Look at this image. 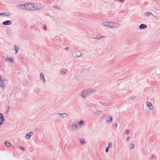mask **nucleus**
<instances>
[{"instance_id":"2eb2a0df","label":"nucleus","mask_w":160,"mask_h":160,"mask_svg":"<svg viewBox=\"0 0 160 160\" xmlns=\"http://www.w3.org/2000/svg\"><path fill=\"white\" fill-rule=\"evenodd\" d=\"M147 27V25L143 24H141L139 26V28L141 29L146 28Z\"/></svg>"},{"instance_id":"c756f323","label":"nucleus","mask_w":160,"mask_h":160,"mask_svg":"<svg viewBox=\"0 0 160 160\" xmlns=\"http://www.w3.org/2000/svg\"><path fill=\"white\" fill-rule=\"evenodd\" d=\"M149 12H147L145 13V15L146 16H149Z\"/></svg>"},{"instance_id":"b1692460","label":"nucleus","mask_w":160,"mask_h":160,"mask_svg":"<svg viewBox=\"0 0 160 160\" xmlns=\"http://www.w3.org/2000/svg\"><path fill=\"white\" fill-rule=\"evenodd\" d=\"M10 13L9 12H4V15H5L6 16H8L10 15Z\"/></svg>"},{"instance_id":"39448f33","label":"nucleus","mask_w":160,"mask_h":160,"mask_svg":"<svg viewBox=\"0 0 160 160\" xmlns=\"http://www.w3.org/2000/svg\"><path fill=\"white\" fill-rule=\"evenodd\" d=\"M72 129L73 130L75 131L78 128V125L75 122H72L71 124Z\"/></svg>"},{"instance_id":"cd10ccee","label":"nucleus","mask_w":160,"mask_h":160,"mask_svg":"<svg viewBox=\"0 0 160 160\" xmlns=\"http://www.w3.org/2000/svg\"><path fill=\"white\" fill-rule=\"evenodd\" d=\"M109 148V147H108L106 148L105 152H107L108 151Z\"/></svg>"},{"instance_id":"4c0bfd02","label":"nucleus","mask_w":160,"mask_h":160,"mask_svg":"<svg viewBox=\"0 0 160 160\" xmlns=\"http://www.w3.org/2000/svg\"><path fill=\"white\" fill-rule=\"evenodd\" d=\"M97 39H99V38H99V37H97Z\"/></svg>"},{"instance_id":"72a5a7b5","label":"nucleus","mask_w":160,"mask_h":160,"mask_svg":"<svg viewBox=\"0 0 160 160\" xmlns=\"http://www.w3.org/2000/svg\"><path fill=\"white\" fill-rule=\"evenodd\" d=\"M68 48H69L68 47H67L65 48V49L67 50H68Z\"/></svg>"},{"instance_id":"dca6fc26","label":"nucleus","mask_w":160,"mask_h":160,"mask_svg":"<svg viewBox=\"0 0 160 160\" xmlns=\"http://www.w3.org/2000/svg\"><path fill=\"white\" fill-rule=\"evenodd\" d=\"M134 148V143L133 142H132L130 143V150L133 149Z\"/></svg>"},{"instance_id":"f03ea898","label":"nucleus","mask_w":160,"mask_h":160,"mask_svg":"<svg viewBox=\"0 0 160 160\" xmlns=\"http://www.w3.org/2000/svg\"><path fill=\"white\" fill-rule=\"evenodd\" d=\"M94 91H82L80 96L84 98L88 97L89 94L93 92Z\"/></svg>"},{"instance_id":"473e14b6","label":"nucleus","mask_w":160,"mask_h":160,"mask_svg":"<svg viewBox=\"0 0 160 160\" xmlns=\"http://www.w3.org/2000/svg\"><path fill=\"white\" fill-rule=\"evenodd\" d=\"M44 29L45 30H46V26H45L44 27Z\"/></svg>"},{"instance_id":"6ab92c4d","label":"nucleus","mask_w":160,"mask_h":160,"mask_svg":"<svg viewBox=\"0 0 160 160\" xmlns=\"http://www.w3.org/2000/svg\"><path fill=\"white\" fill-rule=\"evenodd\" d=\"M5 145L8 147H10L11 146V144L10 143L8 142H6L5 143Z\"/></svg>"},{"instance_id":"9b49d317","label":"nucleus","mask_w":160,"mask_h":160,"mask_svg":"<svg viewBox=\"0 0 160 160\" xmlns=\"http://www.w3.org/2000/svg\"><path fill=\"white\" fill-rule=\"evenodd\" d=\"M79 127H81L83 126L84 125V122L83 120H81L79 122H78L77 123Z\"/></svg>"},{"instance_id":"5701e85b","label":"nucleus","mask_w":160,"mask_h":160,"mask_svg":"<svg viewBox=\"0 0 160 160\" xmlns=\"http://www.w3.org/2000/svg\"><path fill=\"white\" fill-rule=\"evenodd\" d=\"M112 143L111 142H108V147H109V148L112 147Z\"/></svg>"},{"instance_id":"f3484780","label":"nucleus","mask_w":160,"mask_h":160,"mask_svg":"<svg viewBox=\"0 0 160 160\" xmlns=\"http://www.w3.org/2000/svg\"><path fill=\"white\" fill-rule=\"evenodd\" d=\"M5 80H1V78L0 77V86L3 87L4 86V85L3 83L5 82Z\"/></svg>"},{"instance_id":"f704fd0d","label":"nucleus","mask_w":160,"mask_h":160,"mask_svg":"<svg viewBox=\"0 0 160 160\" xmlns=\"http://www.w3.org/2000/svg\"><path fill=\"white\" fill-rule=\"evenodd\" d=\"M115 126H116V127H117V126H118V125H117V123H116H116H115Z\"/></svg>"},{"instance_id":"58836bf2","label":"nucleus","mask_w":160,"mask_h":160,"mask_svg":"<svg viewBox=\"0 0 160 160\" xmlns=\"http://www.w3.org/2000/svg\"><path fill=\"white\" fill-rule=\"evenodd\" d=\"M4 13H3V15H4Z\"/></svg>"},{"instance_id":"0eeeda50","label":"nucleus","mask_w":160,"mask_h":160,"mask_svg":"<svg viewBox=\"0 0 160 160\" xmlns=\"http://www.w3.org/2000/svg\"><path fill=\"white\" fill-rule=\"evenodd\" d=\"M146 104L147 107L150 110H152L153 109V106L151 103L149 101H147L146 102Z\"/></svg>"},{"instance_id":"ddd939ff","label":"nucleus","mask_w":160,"mask_h":160,"mask_svg":"<svg viewBox=\"0 0 160 160\" xmlns=\"http://www.w3.org/2000/svg\"><path fill=\"white\" fill-rule=\"evenodd\" d=\"M40 77L41 79L42 80L43 82H45V79L44 78V75L43 74H42L41 73L40 75Z\"/></svg>"},{"instance_id":"c9c22d12","label":"nucleus","mask_w":160,"mask_h":160,"mask_svg":"<svg viewBox=\"0 0 160 160\" xmlns=\"http://www.w3.org/2000/svg\"><path fill=\"white\" fill-rule=\"evenodd\" d=\"M119 1H120V2H122L123 1H124V0H119Z\"/></svg>"},{"instance_id":"423d86ee","label":"nucleus","mask_w":160,"mask_h":160,"mask_svg":"<svg viewBox=\"0 0 160 160\" xmlns=\"http://www.w3.org/2000/svg\"><path fill=\"white\" fill-rule=\"evenodd\" d=\"M7 62H10L13 63L14 62V60L13 58L9 57H6L5 58Z\"/></svg>"},{"instance_id":"f257e3e1","label":"nucleus","mask_w":160,"mask_h":160,"mask_svg":"<svg viewBox=\"0 0 160 160\" xmlns=\"http://www.w3.org/2000/svg\"><path fill=\"white\" fill-rule=\"evenodd\" d=\"M34 4H28L22 5L21 6V9L27 10H34Z\"/></svg>"},{"instance_id":"ea45409f","label":"nucleus","mask_w":160,"mask_h":160,"mask_svg":"<svg viewBox=\"0 0 160 160\" xmlns=\"http://www.w3.org/2000/svg\"><path fill=\"white\" fill-rule=\"evenodd\" d=\"M102 37H101L100 36V38H102Z\"/></svg>"},{"instance_id":"c85d7f7f","label":"nucleus","mask_w":160,"mask_h":160,"mask_svg":"<svg viewBox=\"0 0 160 160\" xmlns=\"http://www.w3.org/2000/svg\"><path fill=\"white\" fill-rule=\"evenodd\" d=\"M58 116L61 117V116L62 115V113H58Z\"/></svg>"},{"instance_id":"9d476101","label":"nucleus","mask_w":160,"mask_h":160,"mask_svg":"<svg viewBox=\"0 0 160 160\" xmlns=\"http://www.w3.org/2000/svg\"><path fill=\"white\" fill-rule=\"evenodd\" d=\"M4 120V117L2 114L0 113V125L2 124V122Z\"/></svg>"},{"instance_id":"aec40b11","label":"nucleus","mask_w":160,"mask_h":160,"mask_svg":"<svg viewBox=\"0 0 160 160\" xmlns=\"http://www.w3.org/2000/svg\"><path fill=\"white\" fill-rule=\"evenodd\" d=\"M80 141L81 145H84L85 143V141L83 139H80Z\"/></svg>"},{"instance_id":"a211bd4d","label":"nucleus","mask_w":160,"mask_h":160,"mask_svg":"<svg viewBox=\"0 0 160 160\" xmlns=\"http://www.w3.org/2000/svg\"><path fill=\"white\" fill-rule=\"evenodd\" d=\"M102 111L101 110H97V111L96 112H95V114L96 115H99L102 114Z\"/></svg>"},{"instance_id":"4be33fe9","label":"nucleus","mask_w":160,"mask_h":160,"mask_svg":"<svg viewBox=\"0 0 160 160\" xmlns=\"http://www.w3.org/2000/svg\"><path fill=\"white\" fill-rule=\"evenodd\" d=\"M66 72H67V70H66L65 69L61 71V73L62 74H64L66 73Z\"/></svg>"},{"instance_id":"393cba45","label":"nucleus","mask_w":160,"mask_h":160,"mask_svg":"<svg viewBox=\"0 0 160 160\" xmlns=\"http://www.w3.org/2000/svg\"><path fill=\"white\" fill-rule=\"evenodd\" d=\"M129 132V130H126L125 131V134H128Z\"/></svg>"},{"instance_id":"f8f14e48","label":"nucleus","mask_w":160,"mask_h":160,"mask_svg":"<svg viewBox=\"0 0 160 160\" xmlns=\"http://www.w3.org/2000/svg\"><path fill=\"white\" fill-rule=\"evenodd\" d=\"M61 117L63 118H68L69 117V115L67 113L64 112L62 113Z\"/></svg>"},{"instance_id":"e433bc0d","label":"nucleus","mask_w":160,"mask_h":160,"mask_svg":"<svg viewBox=\"0 0 160 160\" xmlns=\"http://www.w3.org/2000/svg\"><path fill=\"white\" fill-rule=\"evenodd\" d=\"M3 14V13H2L0 14V15H2Z\"/></svg>"},{"instance_id":"1a4fd4ad","label":"nucleus","mask_w":160,"mask_h":160,"mask_svg":"<svg viewBox=\"0 0 160 160\" xmlns=\"http://www.w3.org/2000/svg\"><path fill=\"white\" fill-rule=\"evenodd\" d=\"M33 134V132H30L27 133L25 135V138L27 139H30L31 136H32Z\"/></svg>"},{"instance_id":"7ed1b4c3","label":"nucleus","mask_w":160,"mask_h":160,"mask_svg":"<svg viewBox=\"0 0 160 160\" xmlns=\"http://www.w3.org/2000/svg\"><path fill=\"white\" fill-rule=\"evenodd\" d=\"M103 26H108L111 28H116L117 26V24L113 22H110L108 23L107 22H104L102 23Z\"/></svg>"},{"instance_id":"4468645a","label":"nucleus","mask_w":160,"mask_h":160,"mask_svg":"<svg viewBox=\"0 0 160 160\" xmlns=\"http://www.w3.org/2000/svg\"><path fill=\"white\" fill-rule=\"evenodd\" d=\"M11 24V21L9 20L6 21L2 22V24L5 25H10Z\"/></svg>"},{"instance_id":"7c9ffc66","label":"nucleus","mask_w":160,"mask_h":160,"mask_svg":"<svg viewBox=\"0 0 160 160\" xmlns=\"http://www.w3.org/2000/svg\"><path fill=\"white\" fill-rule=\"evenodd\" d=\"M129 140V136L127 138V141H128Z\"/></svg>"},{"instance_id":"2f4dec72","label":"nucleus","mask_w":160,"mask_h":160,"mask_svg":"<svg viewBox=\"0 0 160 160\" xmlns=\"http://www.w3.org/2000/svg\"><path fill=\"white\" fill-rule=\"evenodd\" d=\"M151 158H154V155L153 154H152L151 156Z\"/></svg>"},{"instance_id":"a878e982","label":"nucleus","mask_w":160,"mask_h":160,"mask_svg":"<svg viewBox=\"0 0 160 160\" xmlns=\"http://www.w3.org/2000/svg\"><path fill=\"white\" fill-rule=\"evenodd\" d=\"M135 98H136L135 96H132L130 97V98L132 100H134L135 99Z\"/></svg>"},{"instance_id":"6e6552de","label":"nucleus","mask_w":160,"mask_h":160,"mask_svg":"<svg viewBox=\"0 0 160 160\" xmlns=\"http://www.w3.org/2000/svg\"><path fill=\"white\" fill-rule=\"evenodd\" d=\"M112 118L111 116H109L105 119V121L108 123H111L112 122Z\"/></svg>"},{"instance_id":"412c9836","label":"nucleus","mask_w":160,"mask_h":160,"mask_svg":"<svg viewBox=\"0 0 160 160\" xmlns=\"http://www.w3.org/2000/svg\"><path fill=\"white\" fill-rule=\"evenodd\" d=\"M15 49L16 51V53H17L18 51L19 50V47L17 46H15Z\"/></svg>"},{"instance_id":"bb28decb","label":"nucleus","mask_w":160,"mask_h":160,"mask_svg":"<svg viewBox=\"0 0 160 160\" xmlns=\"http://www.w3.org/2000/svg\"><path fill=\"white\" fill-rule=\"evenodd\" d=\"M19 148L20 150H22L23 151H24L25 150L24 148L21 146H20Z\"/></svg>"},{"instance_id":"20e7f679","label":"nucleus","mask_w":160,"mask_h":160,"mask_svg":"<svg viewBox=\"0 0 160 160\" xmlns=\"http://www.w3.org/2000/svg\"><path fill=\"white\" fill-rule=\"evenodd\" d=\"M34 10L41 9L44 7L42 4L40 3L34 4Z\"/></svg>"}]
</instances>
